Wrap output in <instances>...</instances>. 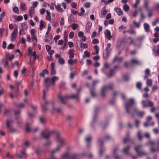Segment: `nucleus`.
<instances>
[{
    "mask_svg": "<svg viewBox=\"0 0 159 159\" xmlns=\"http://www.w3.org/2000/svg\"><path fill=\"white\" fill-rule=\"evenodd\" d=\"M54 134L56 136V141L58 143V144L56 149L51 151V157L50 159H57L54 157V154L58 152L65 144V139L60 136L59 132L57 131H50L46 129L41 133L42 136L47 140V142L45 144V146H48L50 144L51 142L48 140V139L52 135Z\"/></svg>",
    "mask_w": 159,
    "mask_h": 159,
    "instance_id": "obj_1",
    "label": "nucleus"
},
{
    "mask_svg": "<svg viewBox=\"0 0 159 159\" xmlns=\"http://www.w3.org/2000/svg\"><path fill=\"white\" fill-rule=\"evenodd\" d=\"M80 91V89H79L78 90L77 93L76 94H72L70 95H66L64 96H63L61 94H59L58 96V98L61 103L65 104L66 103V100L67 99L69 98H77L79 96V92Z\"/></svg>",
    "mask_w": 159,
    "mask_h": 159,
    "instance_id": "obj_2",
    "label": "nucleus"
},
{
    "mask_svg": "<svg viewBox=\"0 0 159 159\" xmlns=\"http://www.w3.org/2000/svg\"><path fill=\"white\" fill-rule=\"evenodd\" d=\"M58 77L56 76L52 77L51 79L49 78H47L44 80L45 85L47 88H48L50 86H53L55 81L58 80Z\"/></svg>",
    "mask_w": 159,
    "mask_h": 159,
    "instance_id": "obj_3",
    "label": "nucleus"
},
{
    "mask_svg": "<svg viewBox=\"0 0 159 159\" xmlns=\"http://www.w3.org/2000/svg\"><path fill=\"white\" fill-rule=\"evenodd\" d=\"M134 104V99L131 98L129 99L125 104L126 112L128 114H131L133 117H134V115L130 111V108Z\"/></svg>",
    "mask_w": 159,
    "mask_h": 159,
    "instance_id": "obj_4",
    "label": "nucleus"
},
{
    "mask_svg": "<svg viewBox=\"0 0 159 159\" xmlns=\"http://www.w3.org/2000/svg\"><path fill=\"white\" fill-rule=\"evenodd\" d=\"M114 85L112 84L111 83L108 85H105L102 87L101 90V94L104 97L105 96V93L108 90H112L113 88Z\"/></svg>",
    "mask_w": 159,
    "mask_h": 159,
    "instance_id": "obj_5",
    "label": "nucleus"
},
{
    "mask_svg": "<svg viewBox=\"0 0 159 159\" xmlns=\"http://www.w3.org/2000/svg\"><path fill=\"white\" fill-rule=\"evenodd\" d=\"M141 103L143 107H152L154 105L153 102L148 99L142 100Z\"/></svg>",
    "mask_w": 159,
    "mask_h": 159,
    "instance_id": "obj_6",
    "label": "nucleus"
},
{
    "mask_svg": "<svg viewBox=\"0 0 159 159\" xmlns=\"http://www.w3.org/2000/svg\"><path fill=\"white\" fill-rule=\"evenodd\" d=\"M77 157L78 156L76 154H73L69 155L68 153L66 152L63 154L62 158V159H65L70 158V159H76Z\"/></svg>",
    "mask_w": 159,
    "mask_h": 159,
    "instance_id": "obj_7",
    "label": "nucleus"
},
{
    "mask_svg": "<svg viewBox=\"0 0 159 159\" xmlns=\"http://www.w3.org/2000/svg\"><path fill=\"white\" fill-rule=\"evenodd\" d=\"M39 128L38 127H35L33 129H31L30 124L27 122L25 126V131L26 132H29L30 131H32L34 133L37 132L39 130Z\"/></svg>",
    "mask_w": 159,
    "mask_h": 159,
    "instance_id": "obj_8",
    "label": "nucleus"
},
{
    "mask_svg": "<svg viewBox=\"0 0 159 159\" xmlns=\"http://www.w3.org/2000/svg\"><path fill=\"white\" fill-rule=\"evenodd\" d=\"M99 81L98 80H95L92 83V86L90 88V90L91 96L92 97H94L96 96V94L94 92V87L98 83Z\"/></svg>",
    "mask_w": 159,
    "mask_h": 159,
    "instance_id": "obj_9",
    "label": "nucleus"
},
{
    "mask_svg": "<svg viewBox=\"0 0 159 159\" xmlns=\"http://www.w3.org/2000/svg\"><path fill=\"white\" fill-rule=\"evenodd\" d=\"M148 143L152 145H153L154 144H155L157 145V148H154L153 146L151 147V151L152 152H156L159 150V138L158 139L156 143H155L153 142L150 141Z\"/></svg>",
    "mask_w": 159,
    "mask_h": 159,
    "instance_id": "obj_10",
    "label": "nucleus"
},
{
    "mask_svg": "<svg viewBox=\"0 0 159 159\" xmlns=\"http://www.w3.org/2000/svg\"><path fill=\"white\" fill-rule=\"evenodd\" d=\"M142 148V146L141 145H138L136 146L134 148V150L139 156H141L145 155V153L143 151H141Z\"/></svg>",
    "mask_w": 159,
    "mask_h": 159,
    "instance_id": "obj_11",
    "label": "nucleus"
},
{
    "mask_svg": "<svg viewBox=\"0 0 159 159\" xmlns=\"http://www.w3.org/2000/svg\"><path fill=\"white\" fill-rule=\"evenodd\" d=\"M18 28L17 26L14 27L13 32L11 34V41H13L17 34Z\"/></svg>",
    "mask_w": 159,
    "mask_h": 159,
    "instance_id": "obj_12",
    "label": "nucleus"
},
{
    "mask_svg": "<svg viewBox=\"0 0 159 159\" xmlns=\"http://www.w3.org/2000/svg\"><path fill=\"white\" fill-rule=\"evenodd\" d=\"M98 141L100 144L102 145V146L101 147V148L99 152V154L100 155H101L103 153L104 151L105 150L104 148L102 146V145L104 143V140L102 139H98Z\"/></svg>",
    "mask_w": 159,
    "mask_h": 159,
    "instance_id": "obj_13",
    "label": "nucleus"
},
{
    "mask_svg": "<svg viewBox=\"0 0 159 159\" xmlns=\"http://www.w3.org/2000/svg\"><path fill=\"white\" fill-rule=\"evenodd\" d=\"M51 105L52 106H53V103L52 102H50L45 101V105H42V109L43 110L46 111L48 109L47 105Z\"/></svg>",
    "mask_w": 159,
    "mask_h": 159,
    "instance_id": "obj_14",
    "label": "nucleus"
},
{
    "mask_svg": "<svg viewBox=\"0 0 159 159\" xmlns=\"http://www.w3.org/2000/svg\"><path fill=\"white\" fill-rule=\"evenodd\" d=\"M105 36L106 38L108 39L109 40H110L112 37L111 35V32L108 29L105 30Z\"/></svg>",
    "mask_w": 159,
    "mask_h": 159,
    "instance_id": "obj_15",
    "label": "nucleus"
},
{
    "mask_svg": "<svg viewBox=\"0 0 159 159\" xmlns=\"http://www.w3.org/2000/svg\"><path fill=\"white\" fill-rule=\"evenodd\" d=\"M134 111L135 112L136 114L140 117H143L144 114V112L139 111L136 108H135Z\"/></svg>",
    "mask_w": 159,
    "mask_h": 159,
    "instance_id": "obj_16",
    "label": "nucleus"
},
{
    "mask_svg": "<svg viewBox=\"0 0 159 159\" xmlns=\"http://www.w3.org/2000/svg\"><path fill=\"white\" fill-rule=\"evenodd\" d=\"M118 149V147L117 146L115 147L113 149V154L115 159H120V157L116 154V152Z\"/></svg>",
    "mask_w": 159,
    "mask_h": 159,
    "instance_id": "obj_17",
    "label": "nucleus"
},
{
    "mask_svg": "<svg viewBox=\"0 0 159 159\" xmlns=\"http://www.w3.org/2000/svg\"><path fill=\"white\" fill-rule=\"evenodd\" d=\"M75 52V50L72 49H70L69 50L68 53L69 55V58L72 59L74 57V53Z\"/></svg>",
    "mask_w": 159,
    "mask_h": 159,
    "instance_id": "obj_18",
    "label": "nucleus"
},
{
    "mask_svg": "<svg viewBox=\"0 0 159 159\" xmlns=\"http://www.w3.org/2000/svg\"><path fill=\"white\" fill-rule=\"evenodd\" d=\"M130 146H128L127 147L124 148L123 150V153H124L126 155H129V151L130 149Z\"/></svg>",
    "mask_w": 159,
    "mask_h": 159,
    "instance_id": "obj_19",
    "label": "nucleus"
},
{
    "mask_svg": "<svg viewBox=\"0 0 159 159\" xmlns=\"http://www.w3.org/2000/svg\"><path fill=\"white\" fill-rule=\"evenodd\" d=\"M92 23L90 21H88L86 25V30L88 33L90 32V30L91 27Z\"/></svg>",
    "mask_w": 159,
    "mask_h": 159,
    "instance_id": "obj_20",
    "label": "nucleus"
},
{
    "mask_svg": "<svg viewBox=\"0 0 159 159\" xmlns=\"http://www.w3.org/2000/svg\"><path fill=\"white\" fill-rule=\"evenodd\" d=\"M130 63L131 65L137 64L140 65L141 64V63L139 61L134 59H131L130 61Z\"/></svg>",
    "mask_w": 159,
    "mask_h": 159,
    "instance_id": "obj_21",
    "label": "nucleus"
},
{
    "mask_svg": "<svg viewBox=\"0 0 159 159\" xmlns=\"http://www.w3.org/2000/svg\"><path fill=\"white\" fill-rule=\"evenodd\" d=\"M129 133L128 132H127L126 134V137L124 138L123 140V142L124 143H125L129 141Z\"/></svg>",
    "mask_w": 159,
    "mask_h": 159,
    "instance_id": "obj_22",
    "label": "nucleus"
},
{
    "mask_svg": "<svg viewBox=\"0 0 159 159\" xmlns=\"http://www.w3.org/2000/svg\"><path fill=\"white\" fill-rule=\"evenodd\" d=\"M12 121L11 120H7L6 122V125L7 127L8 128H10L11 125L12 123Z\"/></svg>",
    "mask_w": 159,
    "mask_h": 159,
    "instance_id": "obj_23",
    "label": "nucleus"
},
{
    "mask_svg": "<svg viewBox=\"0 0 159 159\" xmlns=\"http://www.w3.org/2000/svg\"><path fill=\"white\" fill-rule=\"evenodd\" d=\"M144 29L145 30V31L147 32H149V25L146 23H144L143 25Z\"/></svg>",
    "mask_w": 159,
    "mask_h": 159,
    "instance_id": "obj_24",
    "label": "nucleus"
},
{
    "mask_svg": "<svg viewBox=\"0 0 159 159\" xmlns=\"http://www.w3.org/2000/svg\"><path fill=\"white\" fill-rule=\"evenodd\" d=\"M110 51L105 50V52H104L103 53V57L104 59H106L109 55Z\"/></svg>",
    "mask_w": 159,
    "mask_h": 159,
    "instance_id": "obj_25",
    "label": "nucleus"
},
{
    "mask_svg": "<svg viewBox=\"0 0 159 159\" xmlns=\"http://www.w3.org/2000/svg\"><path fill=\"white\" fill-rule=\"evenodd\" d=\"M116 11L118 15H121L123 13L122 10L120 8L117 7L116 9Z\"/></svg>",
    "mask_w": 159,
    "mask_h": 159,
    "instance_id": "obj_26",
    "label": "nucleus"
},
{
    "mask_svg": "<svg viewBox=\"0 0 159 159\" xmlns=\"http://www.w3.org/2000/svg\"><path fill=\"white\" fill-rule=\"evenodd\" d=\"M26 69L25 67H23L21 71V75L23 77H26Z\"/></svg>",
    "mask_w": 159,
    "mask_h": 159,
    "instance_id": "obj_27",
    "label": "nucleus"
},
{
    "mask_svg": "<svg viewBox=\"0 0 159 159\" xmlns=\"http://www.w3.org/2000/svg\"><path fill=\"white\" fill-rule=\"evenodd\" d=\"M48 74V70L47 69H45L43 70L42 72L40 73V75L41 76L44 77L45 74Z\"/></svg>",
    "mask_w": 159,
    "mask_h": 159,
    "instance_id": "obj_28",
    "label": "nucleus"
},
{
    "mask_svg": "<svg viewBox=\"0 0 159 159\" xmlns=\"http://www.w3.org/2000/svg\"><path fill=\"white\" fill-rule=\"evenodd\" d=\"M123 59V58L122 57H114L113 60V62H114L116 60L118 62H121Z\"/></svg>",
    "mask_w": 159,
    "mask_h": 159,
    "instance_id": "obj_29",
    "label": "nucleus"
},
{
    "mask_svg": "<svg viewBox=\"0 0 159 159\" xmlns=\"http://www.w3.org/2000/svg\"><path fill=\"white\" fill-rule=\"evenodd\" d=\"M56 8L57 9V11H58L60 12H63V10L62 9L61 7V6L59 5V4H57L55 6Z\"/></svg>",
    "mask_w": 159,
    "mask_h": 159,
    "instance_id": "obj_30",
    "label": "nucleus"
},
{
    "mask_svg": "<svg viewBox=\"0 0 159 159\" xmlns=\"http://www.w3.org/2000/svg\"><path fill=\"white\" fill-rule=\"evenodd\" d=\"M12 18L15 22L20 21V16H13Z\"/></svg>",
    "mask_w": 159,
    "mask_h": 159,
    "instance_id": "obj_31",
    "label": "nucleus"
},
{
    "mask_svg": "<svg viewBox=\"0 0 159 159\" xmlns=\"http://www.w3.org/2000/svg\"><path fill=\"white\" fill-rule=\"evenodd\" d=\"M34 12V8L33 7H31L29 9V15L32 17Z\"/></svg>",
    "mask_w": 159,
    "mask_h": 159,
    "instance_id": "obj_32",
    "label": "nucleus"
},
{
    "mask_svg": "<svg viewBox=\"0 0 159 159\" xmlns=\"http://www.w3.org/2000/svg\"><path fill=\"white\" fill-rule=\"evenodd\" d=\"M122 43V40L121 39H119L117 41L116 43V47L118 48L120 47Z\"/></svg>",
    "mask_w": 159,
    "mask_h": 159,
    "instance_id": "obj_33",
    "label": "nucleus"
},
{
    "mask_svg": "<svg viewBox=\"0 0 159 159\" xmlns=\"http://www.w3.org/2000/svg\"><path fill=\"white\" fill-rule=\"evenodd\" d=\"M20 158L24 157H27L25 151H20Z\"/></svg>",
    "mask_w": 159,
    "mask_h": 159,
    "instance_id": "obj_34",
    "label": "nucleus"
},
{
    "mask_svg": "<svg viewBox=\"0 0 159 159\" xmlns=\"http://www.w3.org/2000/svg\"><path fill=\"white\" fill-rule=\"evenodd\" d=\"M146 84L148 86H151L152 84V80L151 79H148Z\"/></svg>",
    "mask_w": 159,
    "mask_h": 159,
    "instance_id": "obj_35",
    "label": "nucleus"
},
{
    "mask_svg": "<svg viewBox=\"0 0 159 159\" xmlns=\"http://www.w3.org/2000/svg\"><path fill=\"white\" fill-rule=\"evenodd\" d=\"M114 69H111L110 70L109 74L107 75V77H110L112 76L114 73Z\"/></svg>",
    "mask_w": 159,
    "mask_h": 159,
    "instance_id": "obj_36",
    "label": "nucleus"
},
{
    "mask_svg": "<svg viewBox=\"0 0 159 159\" xmlns=\"http://www.w3.org/2000/svg\"><path fill=\"white\" fill-rule=\"evenodd\" d=\"M123 10L125 11H127L129 10V7L127 4H125L123 7Z\"/></svg>",
    "mask_w": 159,
    "mask_h": 159,
    "instance_id": "obj_37",
    "label": "nucleus"
},
{
    "mask_svg": "<svg viewBox=\"0 0 159 159\" xmlns=\"http://www.w3.org/2000/svg\"><path fill=\"white\" fill-rule=\"evenodd\" d=\"M84 55L83 56V57L84 58L85 57H89L90 56V53L88 51H85L84 52Z\"/></svg>",
    "mask_w": 159,
    "mask_h": 159,
    "instance_id": "obj_38",
    "label": "nucleus"
},
{
    "mask_svg": "<svg viewBox=\"0 0 159 159\" xmlns=\"http://www.w3.org/2000/svg\"><path fill=\"white\" fill-rule=\"evenodd\" d=\"M58 61L59 64L63 65L64 64L65 61L63 58L60 57L58 59Z\"/></svg>",
    "mask_w": 159,
    "mask_h": 159,
    "instance_id": "obj_39",
    "label": "nucleus"
},
{
    "mask_svg": "<svg viewBox=\"0 0 159 159\" xmlns=\"http://www.w3.org/2000/svg\"><path fill=\"white\" fill-rule=\"evenodd\" d=\"M27 9L26 4L25 3L22 4L20 5V9L23 11Z\"/></svg>",
    "mask_w": 159,
    "mask_h": 159,
    "instance_id": "obj_40",
    "label": "nucleus"
},
{
    "mask_svg": "<svg viewBox=\"0 0 159 159\" xmlns=\"http://www.w3.org/2000/svg\"><path fill=\"white\" fill-rule=\"evenodd\" d=\"M71 26L73 30H75L78 27V25L75 23H73L71 25Z\"/></svg>",
    "mask_w": 159,
    "mask_h": 159,
    "instance_id": "obj_41",
    "label": "nucleus"
},
{
    "mask_svg": "<svg viewBox=\"0 0 159 159\" xmlns=\"http://www.w3.org/2000/svg\"><path fill=\"white\" fill-rule=\"evenodd\" d=\"M13 11L16 13H19V9L17 7L15 6L13 8Z\"/></svg>",
    "mask_w": 159,
    "mask_h": 159,
    "instance_id": "obj_42",
    "label": "nucleus"
},
{
    "mask_svg": "<svg viewBox=\"0 0 159 159\" xmlns=\"http://www.w3.org/2000/svg\"><path fill=\"white\" fill-rule=\"evenodd\" d=\"M44 22L42 21H41L40 22L39 29L40 30H43V28L44 27Z\"/></svg>",
    "mask_w": 159,
    "mask_h": 159,
    "instance_id": "obj_43",
    "label": "nucleus"
},
{
    "mask_svg": "<svg viewBox=\"0 0 159 159\" xmlns=\"http://www.w3.org/2000/svg\"><path fill=\"white\" fill-rule=\"evenodd\" d=\"M91 139H92V137L91 136H88L86 137L85 139V141L89 143L90 142Z\"/></svg>",
    "mask_w": 159,
    "mask_h": 159,
    "instance_id": "obj_44",
    "label": "nucleus"
},
{
    "mask_svg": "<svg viewBox=\"0 0 159 159\" xmlns=\"http://www.w3.org/2000/svg\"><path fill=\"white\" fill-rule=\"evenodd\" d=\"M94 48L96 51V54H97L99 52V48L98 46L95 45L94 46Z\"/></svg>",
    "mask_w": 159,
    "mask_h": 159,
    "instance_id": "obj_45",
    "label": "nucleus"
},
{
    "mask_svg": "<svg viewBox=\"0 0 159 159\" xmlns=\"http://www.w3.org/2000/svg\"><path fill=\"white\" fill-rule=\"evenodd\" d=\"M19 65V62L17 61H15L14 63H12V67L14 68L16 67V66H17Z\"/></svg>",
    "mask_w": 159,
    "mask_h": 159,
    "instance_id": "obj_46",
    "label": "nucleus"
},
{
    "mask_svg": "<svg viewBox=\"0 0 159 159\" xmlns=\"http://www.w3.org/2000/svg\"><path fill=\"white\" fill-rule=\"evenodd\" d=\"M127 32L129 34H135V31L133 29L129 30H127Z\"/></svg>",
    "mask_w": 159,
    "mask_h": 159,
    "instance_id": "obj_47",
    "label": "nucleus"
},
{
    "mask_svg": "<svg viewBox=\"0 0 159 159\" xmlns=\"http://www.w3.org/2000/svg\"><path fill=\"white\" fill-rule=\"evenodd\" d=\"M142 86V84L141 83L139 82L136 83V87L139 89H140Z\"/></svg>",
    "mask_w": 159,
    "mask_h": 159,
    "instance_id": "obj_48",
    "label": "nucleus"
},
{
    "mask_svg": "<svg viewBox=\"0 0 159 159\" xmlns=\"http://www.w3.org/2000/svg\"><path fill=\"white\" fill-rule=\"evenodd\" d=\"M137 136L138 137L139 139V140H141L143 136L141 135V132L140 131H138L137 133Z\"/></svg>",
    "mask_w": 159,
    "mask_h": 159,
    "instance_id": "obj_49",
    "label": "nucleus"
},
{
    "mask_svg": "<svg viewBox=\"0 0 159 159\" xmlns=\"http://www.w3.org/2000/svg\"><path fill=\"white\" fill-rule=\"evenodd\" d=\"M48 54L49 55L51 58L52 57V54L54 52V51L53 50H50L48 51Z\"/></svg>",
    "mask_w": 159,
    "mask_h": 159,
    "instance_id": "obj_50",
    "label": "nucleus"
},
{
    "mask_svg": "<svg viewBox=\"0 0 159 159\" xmlns=\"http://www.w3.org/2000/svg\"><path fill=\"white\" fill-rule=\"evenodd\" d=\"M76 73V71H75L74 72H71L70 74V79H73L75 76V75Z\"/></svg>",
    "mask_w": 159,
    "mask_h": 159,
    "instance_id": "obj_51",
    "label": "nucleus"
},
{
    "mask_svg": "<svg viewBox=\"0 0 159 159\" xmlns=\"http://www.w3.org/2000/svg\"><path fill=\"white\" fill-rule=\"evenodd\" d=\"M20 114V111L19 110H18L16 111H15L14 112V115L16 116V118H17L18 116H19Z\"/></svg>",
    "mask_w": 159,
    "mask_h": 159,
    "instance_id": "obj_52",
    "label": "nucleus"
},
{
    "mask_svg": "<svg viewBox=\"0 0 159 159\" xmlns=\"http://www.w3.org/2000/svg\"><path fill=\"white\" fill-rule=\"evenodd\" d=\"M144 6L145 9L147 10L148 11V3L147 0L144 1Z\"/></svg>",
    "mask_w": 159,
    "mask_h": 159,
    "instance_id": "obj_53",
    "label": "nucleus"
},
{
    "mask_svg": "<svg viewBox=\"0 0 159 159\" xmlns=\"http://www.w3.org/2000/svg\"><path fill=\"white\" fill-rule=\"evenodd\" d=\"M133 23L134 25H135L136 27L138 28H139L140 26V24L139 23H136L135 21H133Z\"/></svg>",
    "mask_w": 159,
    "mask_h": 159,
    "instance_id": "obj_54",
    "label": "nucleus"
},
{
    "mask_svg": "<svg viewBox=\"0 0 159 159\" xmlns=\"http://www.w3.org/2000/svg\"><path fill=\"white\" fill-rule=\"evenodd\" d=\"M111 44L110 43H108L107 44L106 48L105 49V50L110 51V48L111 47Z\"/></svg>",
    "mask_w": 159,
    "mask_h": 159,
    "instance_id": "obj_55",
    "label": "nucleus"
},
{
    "mask_svg": "<svg viewBox=\"0 0 159 159\" xmlns=\"http://www.w3.org/2000/svg\"><path fill=\"white\" fill-rule=\"evenodd\" d=\"M71 6L73 8H77V4L74 2H72L71 3Z\"/></svg>",
    "mask_w": 159,
    "mask_h": 159,
    "instance_id": "obj_56",
    "label": "nucleus"
},
{
    "mask_svg": "<svg viewBox=\"0 0 159 159\" xmlns=\"http://www.w3.org/2000/svg\"><path fill=\"white\" fill-rule=\"evenodd\" d=\"M92 43L93 44H97L98 43L99 41L98 39H95L93 40Z\"/></svg>",
    "mask_w": 159,
    "mask_h": 159,
    "instance_id": "obj_57",
    "label": "nucleus"
},
{
    "mask_svg": "<svg viewBox=\"0 0 159 159\" xmlns=\"http://www.w3.org/2000/svg\"><path fill=\"white\" fill-rule=\"evenodd\" d=\"M29 143L28 141H25L23 143V145L25 147H28L29 146Z\"/></svg>",
    "mask_w": 159,
    "mask_h": 159,
    "instance_id": "obj_58",
    "label": "nucleus"
},
{
    "mask_svg": "<svg viewBox=\"0 0 159 159\" xmlns=\"http://www.w3.org/2000/svg\"><path fill=\"white\" fill-rule=\"evenodd\" d=\"M14 47V46L11 43L7 47V49H12Z\"/></svg>",
    "mask_w": 159,
    "mask_h": 159,
    "instance_id": "obj_59",
    "label": "nucleus"
},
{
    "mask_svg": "<svg viewBox=\"0 0 159 159\" xmlns=\"http://www.w3.org/2000/svg\"><path fill=\"white\" fill-rule=\"evenodd\" d=\"M31 36L33 38V39H34L36 40V42L37 41V38L36 35L35 34H31Z\"/></svg>",
    "mask_w": 159,
    "mask_h": 159,
    "instance_id": "obj_60",
    "label": "nucleus"
},
{
    "mask_svg": "<svg viewBox=\"0 0 159 159\" xmlns=\"http://www.w3.org/2000/svg\"><path fill=\"white\" fill-rule=\"evenodd\" d=\"M74 35V33L73 32H71L69 34V37L70 39L73 38Z\"/></svg>",
    "mask_w": 159,
    "mask_h": 159,
    "instance_id": "obj_61",
    "label": "nucleus"
},
{
    "mask_svg": "<svg viewBox=\"0 0 159 159\" xmlns=\"http://www.w3.org/2000/svg\"><path fill=\"white\" fill-rule=\"evenodd\" d=\"M97 32L96 31H94L92 34L91 38L93 39L96 37V36Z\"/></svg>",
    "mask_w": 159,
    "mask_h": 159,
    "instance_id": "obj_62",
    "label": "nucleus"
},
{
    "mask_svg": "<svg viewBox=\"0 0 159 159\" xmlns=\"http://www.w3.org/2000/svg\"><path fill=\"white\" fill-rule=\"evenodd\" d=\"M18 75V72L17 70H15L14 72V75L16 78H17Z\"/></svg>",
    "mask_w": 159,
    "mask_h": 159,
    "instance_id": "obj_63",
    "label": "nucleus"
},
{
    "mask_svg": "<svg viewBox=\"0 0 159 159\" xmlns=\"http://www.w3.org/2000/svg\"><path fill=\"white\" fill-rule=\"evenodd\" d=\"M123 78L126 81V80H127L129 79V76L128 75H124L123 76Z\"/></svg>",
    "mask_w": 159,
    "mask_h": 159,
    "instance_id": "obj_64",
    "label": "nucleus"
}]
</instances>
